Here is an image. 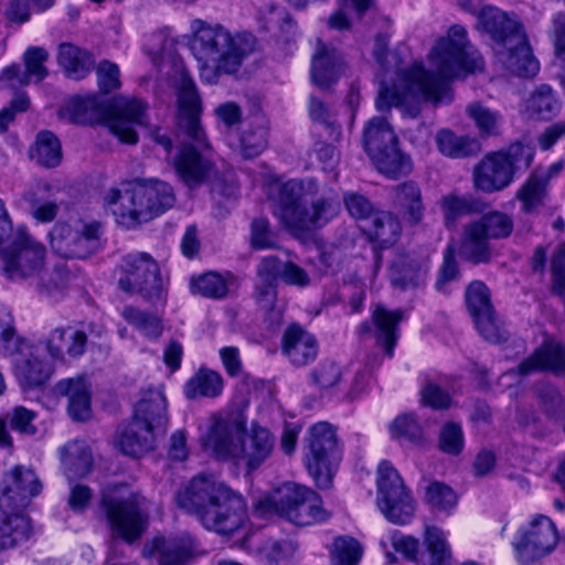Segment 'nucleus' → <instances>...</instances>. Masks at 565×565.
<instances>
[{
	"label": "nucleus",
	"instance_id": "17",
	"mask_svg": "<svg viewBox=\"0 0 565 565\" xmlns=\"http://www.w3.org/2000/svg\"><path fill=\"white\" fill-rule=\"evenodd\" d=\"M479 22L491 36L495 49L522 43L526 34L514 13H507L494 7H486L479 13Z\"/></svg>",
	"mask_w": 565,
	"mask_h": 565
},
{
	"label": "nucleus",
	"instance_id": "54",
	"mask_svg": "<svg viewBox=\"0 0 565 565\" xmlns=\"http://www.w3.org/2000/svg\"><path fill=\"white\" fill-rule=\"evenodd\" d=\"M424 268L420 264L406 258L398 259L392 269L391 280L394 286L407 288L420 284Z\"/></svg>",
	"mask_w": 565,
	"mask_h": 565
},
{
	"label": "nucleus",
	"instance_id": "59",
	"mask_svg": "<svg viewBox=\"0 0 565 565\" xmlns=\"http://www.w3.org/2000/svg\"><path fill=\"white\" fill-rule=\"evenodd\" d=\"M467 113L482 136H493L499 132V115L497 113L478 103L469 105Z\"/></svg>",
	"mask_w": 565,
	"mask_h": 565
},
{
	"label": "nucleus",
	"instance_id": "16",
	"mask_svg": "<svg viewBox=\"0 0 565 565\" xmlns=\"http://www.w3.org/2000/svg\"><path fill=\"white\" fill-rule=\"evenodd\" d=\"M42 490L33 469L17 466L4 475L0 486V510H21Z\"/></svg>",
	"mask_w": 565,
	"mask_h": 565
},
{
	"label": "nucleus",
	"instance_id": "20",
	"mask_svg": "<svg viewBox=\"0 0 565 565\" xmlns=\"http://www.w3.org/2000/svg\"><path fill=\"white\" fill-rule=\"evenodd\" d=\"M147 104L136 97L120 99L117 103L115 116L107 124L110 132L121 142L137 143L138 135L134 125L147 124Z\"/></svg>",
	"mask_w": 565,
	"mask_h": 565
},
{
	"label": "nucleus",
	"instance_id": "44",
	"mask_svg": "<svg viewBox=\"0 0 565 565\" xmlns=\"http://www.w3.org/2000/svg\"><path fill=\"white\" fill-rule=\"evenodd\" d=\"M31 157L41 166L54 168L62 160V148L57 137L47 130L36 136L35 148Z\"/></svg>",
	"mask_w": 565,
	"mask_h": 565
},
{
	"label": "nucleus",
	"instance_id": "60",
	"mask_svg": "<svg viewBox=\"0 0 565 565\" xmlns=\"http://www.w3.org/2000/svg\"><path fill=\"white\" fill-rule=\"evenodd\" d=\"M536 395L545 414L552 419H558L564 408V402L557 388L542 383L536 386Z\"/></svg>",
	"mask_w": 565,
	"mask_h": 565
},
{
	"label": "nucleus",
	"instance_id": "30",
	"mask_svg": "<svg viewBox=\"0 0 565 565\" xmlns=\"http://www.w3.org/2000/svg\"><path fill=\"white\" fill-rule=\"evenodd\" d=\"M343 61L341 54L334 49L319 45L312 57L311 77L315 85L328 88L335 83L342 72Z\"/></svg>",
	"mask_w": 565,
	"mask_h": 565
},
{
	"label": "nucleus",
	"instance_id": "42",
	"mask_svg": "<svg viewBox=\"0 0 565 565\" xmlns=\"http://www.w3.org/2000/svg\"><path fill=\"white\" fill-rule=\"evenodd\" d=\"M371 159L381 173L393 179L407 174L412 170L409 158L399 151L397 143L384 148Z\"/></svg>",
	"mask_w": 565,
	"mask_h": 565
},
{
	"label": "nucleus",
	"instance_id": "27",
	"mask_svg": "<svg viewBox=\"0 0 565 565\" xmlns=\"http://www.w3.org/2000/svg\"><path fill=\"white\" fill-rule=\"evenodd\" d=\"M275 437L264 427L253 426L249 434L241 438L237 458L242 459L248 471L259 468L273 454Z\"/></svg>",
	"mask_w": 565,
	"mask_h": 565
},
{
	"label": "nucleus",
	"instance_id": "58",
	"mask_svg": "<svg viewBox=\"0 0 565 565\" xmlns=\"http://www.w3.org/2000/svg\"><path fill=\"white\" fill-rule=\"evenodd\" d=\"M268 131L264 126L245 130L241 137V151L244 158L252 159L267 147Z\"/></svg>",
	"mask_w": 565,
	"mask_h": 565
},
{
	"label": "nucleus",
	"instance_id": "28",
	"mask_svg": "<svg viewBox=\"0 0 565 565\" xmlns=\"http://www.w3.org/2000/svg\"><path fill=\"white\" fill-rule=\"evenodd\" d=\"M53 393L68 398L67 413L73 420L84 422L90 417V391L85 376L58 381Z\"/></svg>",
	"mask_w": 565,
	"mask_h": 565
},
{
	"label": "nucleus",
	"instance_id": "18",
	"mask_svg": "<svg viewBox=\"0 0 565 565\" xmlns=\"http://www.w3.org/2000/svg\"><path fill=\"white\" fill-rule=\"evenodd\" d=\"M195 540L189 533L157 536L142 548L147 558L157 556L158 565H186L195 556Z\"/></svg>",
	"mask_w": 565,
	"mask_h": 565
},
{
	"label": "nucleus",
	"instance_id": "21",
	"mask_svg": "<svg viewBox=\"0 0 565 565\" xmlns=\"http://www.w3.org/2000/svg\"><path fill=\"white\" fill-rule=\"evenodd\" d=\"M403 318L402 310L390 311L383 306H376L371 322L361 324V333L373 337L375 344L382 348L387 356H392L398 338V323Z\"/></svg>",
	"mask_w": 565,
	"mask_h": 565
},
{
	"label": "nucleus",
	"instance_id": "14",
	"mask_svg": "<svg viewBox=\"0 0 565 565\" xmlns=\"http://www.w3.org/2000/svg\"><path fill=\"white\" fill-rule=\"evenodd\" d=\"M558 542L554 522L542 514L536 515L526 527L519 530L513 542L518 559L523 564L533 563L550 554Z\"/></svg>",
	"mask_w": 565,
	"mask_h": 565
},
{
	"label": "nucleus",
	"instance_id": "36",
	"mask_svg": "<svg viewBox=\"0 0 565 565\" xmlns=\"http://www.w3.org/2000/svg\"><path fill=\"white\" fill-rule=\"evenodd\" d=\"M57 61L68 77L74 79L85 77L94 66L93 55L71 43H62L58 46Z\"/></svg>",
	"mask_w": 565,
	"mask_h": 565
},
{
	"label": "nucleus",
	"instance_id": "37",
	"mask_svg": "<svg viewBox=\"0 0 565 565\" xmlns=\"http://www.w3.org/2000/svg\"><path fill=\"white\" fill-rule=\"evenodd\" d=\"M393 143H397V137L385 118L374 117L367 121L363 131V146L370 158Z\"/></svg>",
	"mask_w": 565,
	"mask_h": 565
},
{
	"label": "nucleus",
	"instance_id": "6",
	"mask_svg": "<svg viewBox=\"0 0 565 565\" xmlns=\"http://www.w3.org/2000/svg\"><path fill=\"white\" fill-rule=\"evenodd\" d=\"M105 201L118 223L135 227L171 209L175 203V195L169 183L142 179L136 180L124 190H109Z\"/></svg>",
	"mask_w": 565,
	"mask_h": 565
},
{
	"label": "nucleus",
	"instance_id": "45",
	"mask_svg": "<svg viewBox=\"0 0 565 565\" xmlns=\"http://www.w3.org/2000/svg\"><path fill=\"white\" fill-rule=\"evenodd\" d=\"M50 185L44 184L24 194V200L30 205L32 216L40 222L53 221L58 212V205L49 198Z\"/></svg>",
	"mask_w": 565,
	"mask_h": 565
},
{
	"label": "nucleus",
	"instance_id": "4",
	"mask_svg": "<svg viewBox=\"0 0 565 565\" xmlns=\"http://www.w3.org/2000/svg\"><path fill=\"white\" fill-rule=\"evenodd\" d=\"M192 29L191 51L198 61L200 77L206 84H217L222 75L235 76L255 50V38L249 33L233 35L222 25L201 20L194 21Z\"/></svg>",
	"mask_w": 565,
	"mask_h": 565
},
{
	"label": "nucleus",
	"instance_id": "40",
	"mask_svg": "<svg viewBox=\"0 0 565 565\" xmlns=\"http://www.w3.org/2000/svg\"><path fill=\"white\" fill-rule=\"evenodd\" d=\"M402 231L396 216L387 212H377L371 217V224L365 228L372 241L380 244L382 248L393 245Z\"/></svg>",
	"mask_w": 565,
	"mask_h": 565
},
{
	"label": "nucleus",
	"instance_id": "19",
	"mask_svg": "<svg viewBox=\"0 0 565 565\" xmlns=\"http://www.w3.org/2000/svg\"><path fill=\"white\" fill-rule=\"evenodd\" d=\"M310 198V209L303 206L292 231L308 232L320 228L333 220L340 212V198L332 189L323 188Z\"/></svg>",
	"mask_w": 565,
	"mask_h": 565
},
{
	"label": "nucleus",
	"instance_id": "64",
	"mask_svg": "<svg viewBox=\"0 0 565 565\" xmlns=\"http://www.w3.org/2000/svg\"><path fill=\"white\" fill-rule=\"evenodd\" d=\"M439 448L448 455H459L463 448V433L457 423H446L439 431Z\"/></svg>",
	"mask_w": 565,
	"mask_h": 565
},
{
	"label": "nucleus",
	"instance_id": "22",
	"mask_svg": "<svg viewBox=\"0 0 565 565\" xmlns=\"http://www.w3.org/2000/svg\"><path fill=\"white\" fill-rule=\"evenodd\" d=\"M318 191V184L313 180L306 182L289 180L281 184L278 193V216L286 227L294 230L296 221L301 213L309 196Z\"/></svg>",
	"mask_w": 565,
	"mask_h": 565
},
{
	"label": "nucleus",
	"instance_id": "47",
	"mask_svg": "<svg viewBox=\"0 0 565 565\" xmlns=\"http://www.w3.org/2000/svg\"><path fill=\"white\" fill-rule=\"evenodd\" d=\"M72 258H87L100 249V225L78 221V234Z\"/></svg>",
	"mask_w": 565,
	"mask_h": 565
},
{
	"label": "nucleus",
	"instance_id": "33",
	"mask_svg": "<svg viewBox=\"0 0 565 565\" xmlns=\"http://www.w3.org/2000/svg\"><path fill=\"white\" fill-rule=\"evenodd\" d=\"M0 545L4 548L14 547L26 541L31 535V522L20 510H0Z\"/></svg>",
	"mask_w": 565,
	"mask_h": 565
},
{
	"label": "nucleus",
	"instance_id": "3",
	"mask_svg": "<svg viewBox=\"0 0 565 565\" xmlns=\"http://www.w3.org/2000/svg\"><path fill=\"white\" fill-rule=\"evenodd\" d=\"M178 507L193 514L210 531L228 535L237 531L246 518L242 495L212 477L199 475L175 494Z\"/></svg>",
	"mask_w": 565,
	"mask_h": 565
},
{
	"label": "nucleus",
	"instance_id": "61",
	"mask_svg": "<svg viewBox=\"0 0 565 565\" xmlns=\"http://www.w3.org/2000/svg\"><path fill=\"white\" fill-rule=\"evenodd\" d=\"M499 152L505 157V162L509 163L511 172L514 175L515 172L530 167L535 150L531 145L514 142L505 151Z\"/></svg>",
	"mask_w": 565,
	"mask_h": 565
},
{
	"label": "nucleus",
	"instance_id": "43",
	"mask_svg": "<svg viewBox=\"0 0 565 565\" xmlns=\"http://www.w3.org/2000/svg\"><path fill=\"white\" fill-rule=\"evenodd\" d=\"M489 239L480 226L469 224L462 243L463 256L475 264L489 262L491 258Z\"/></svg>",
	"mask_w": 565,
	"mask_h": 565
},
{
	"label": "nucleus",
	"instance_id": "57",
	"mask_svg": "<svg viewBox=\"0 0 565 565\" xmlns=\"http://www.w3.org/2000/svg\"><path fill=\"white\" fill-rule=\"evenodd\" d=\"M479 333L484 340L491 343H501L508 340L509 331L503 322L495 316L494 310L489 315L481 316L475 320Z\"/></svg>",
	"mask_w": 565,
	"mask_h": 565
},
{
	"label": "nucleus",
	"instance_id": "55",
	"mask_svg": "<svg viewBox=\"0 0 565 565\" xmlns=\"http://www.w3.org/2000/svg\"><path fill=\"white\" fill-rule=\"evenodd\" d=\"M475 225L480 226L489 238H505L513 230L512 218L502 212H490L483 215Z\"/></svg>",
	"mask_w": 565,
	"mask_h": 565
},
{
	"label": "nucleus",
	"instance_id": "46",
	"mask_svg": "<svg viewBox=\"0 0 565 565\" xmlns=\"http://www.w3.org/2000/svg\"><path fill=\"white\" fill-rule=\"evenodd\" d=\"M121 316L130 326L149 339H158L162 333V321L153 313L127 306L122 309Z\"/></svg>",
	"mask_w": 565,
	"mask_h": 565
},
{
	"label": "nucleus",
	"instance_id": "32",
	"mask_svg": "<svg viewBox=\"0 0 565 565\" xmlns=\"http://www.w3.org/2000/svg\"><path fill=\"white\" fill-rule=\"evenodd\" d=\"M61 461L66 477L83 478L93 467V456L85 443L73 440L61 448Z\"/></svg>",
	"mask_w": 565,
	"mask_h": 565
},
{
	"label": "nucleus",
	"instance_id": "53",
	"mask_svg": "<svg viewBox=\"0 0 565 565\" xmlns=\"http://www.w3.org/2000/svg\"><path fill=\"white\" fill-rule=\"evenodd\" d=\"M466 302L473 320L481 316L489 315L490 311L494 310L490 300V291L488 287L479 280H476L468 286L466 291Z\"/></svg>",
	"mask_w": 565,
	"mask_h": 565
},
{
	"label": "nucleus",
	"instance_id": "51",
	"mask_svg": "<svg viewBox=\"0 0 565 565\" xmlns=\"http://www.w3.org/2000/svg\"><path fill=\"white\" fill-rule=\"evenodd\" d=\"M331 565H358L363 555V547L351 536H339L331 548Z\"/></svg>",
	"mask_w": 565,
	"mask_h": 565
},
{
	"label": "nucleus",
	"instance_id": "52",
	"mask_svg": "<svg viewBox=\"0 0 565 565\" xmlns=\"http://www.w3.org/2000/svg\"><path fill=\"white\" fill-rule=\"evenodd\" d=\"M394 439L420 444L424 440L423 427L414 413L398 415L390 425Z\"/></svg>",
	"mask_w": 565,
	"mask_h": 565
},
{
	"label": "nucleus",
	"instance_id": "41",
	"mask_svg": "<svg viewBox=\"0 0 565 565\" xmlns=\"http://www.w3.org/2000/svg\"><path fill=\"white\" fill-rule=\"evenodd\" d=\"M436 143L443 154L455 159L475 156L480 151V145L476 139L457 136L450 130L439 131Z\"/></svg>",
	"mask_w": 565,
	"mask_h": 565
},
{
	"label": "nucleus",
	"instance_id": "1",
	"mask_svg": "<svg viewBox=\"0 0 565 565\" xmlns=\"http://www.w3.org/2000/svg\"><path fill=\"white\" fill-rule=\"evenodd\" d=\"M429 62L430 71L422 64H414L401 73L399 85L382 86L376 99L377 109L394 106L415 118L423 102H441L452 79L483 67L482 56L469 43L467 31L460 24L451 25L447 35L437 41L430 51Z\"/></svg>",
	"mask_w": 565,
	"mask_h": 565
},
{
	"label": "nucleus",
	"instance_id": "15",
	"mask_svg": "<svg viewBox=\"0 0 565 565\" xmlns=\"http://www.w3.org/2000/svg\"><path fill=\"white\" fill-rule=\"evenodd\" d=\"M104 332L103 327L93 322L81 323L79 327H57L41 343L52 360L64 362L66 355L71 359L83 356L88 344V337L95 335L99 339Z\"/></svg>",
	"mask_w": 565,
	"mask_h": 565
},
{
	"label": "nucleus",
	"instance_id": "48",
	"mask_svg": "<svg viewBox=\"0 0 565 565\" xmlns=\"http://www.w3.org/2000/svg\"><path fill=\"white\" fill-rule=\"evenodd\" d=\"M78 234V221L74 224L56 223L50 232L52 249L62 257L72 258Z\"/></svg>",
	"mask_w": 565,
	"mask_h": 565
},
{
	"label": "nucleus",
	"instance_id": "38",
	"mask_svg": "<svg viewBox=\"0 0 565 565\" xmlns=\"http://www.w3.org/2000/svg\"><path fill=\"white\" fill-rule=\"evenodd\" d=\"M561 104L547 84L537 86L525 102V111L535 119L550 120L559 111Z\"/></svg>",
	"mask_w": 565,
	"mask_h": 565
},
{
	"label": "nucleus",
	"instance_id": "35",
	"mask_svg": "<svg viewBox=\"0 0 565 565\" xmlns=\"http://www.w3.org/2000/svg\"><path fill=\"white\" fill-rule=\"evenodd\" d=\"M447 227L455 226L456 221L465 215L479 214L486 210V203L472 194L457 195L450 193L440 201Z\"/></svg>",
	"mask_w": 565,
	"mask_h": 565
},
{
	"label": "nucleus",
	"instance_id": "24",
	"mask_svg": "<svg viewBox=\"0 0 565 565\" xmlns=\"http://www.w3.org/2000/svg\"><path fill=\"white\" fill-rule=\"evenodd\" d=\"M14 374L21 386L31 388L43 385L51 376L52 370L41 360L34 348L19 342L13 353Z\"/></svg>",
	"mask_w": 565,
	"mask_h": 565
},
{
	"label": "nucleus",
	"instance_id": "50",
	"mask_svg": "<svg viewBox=\"0 0 565 565\" xmlns=\"http://www.w3.org/2000/svg\"><path fill=\"white\" fill-rule=\"evenodd\" d=\"M66 111L70 120L78 125H88L99 120L104 114L103 108L95 97L72 99Z\"/></svg>",
	"mask_w": 565,
	"mask_h": 565
},
{
	"label": "nucleus",
	"instance_id": "56",
	"mask_svg": "<svg viewBox=\"0 0 565 565\" xmlns=\"http://www.w3.org/2000/svg\"><path fill=\"white\" fill-rule=\"evenodd\" d=\"M191 289L207 298H223L228 291L226 280L216 273H206L198 278H192Z\"/></svg>",
	"mask_w": 565,
	"mask_h": 565
},
{
	"label": "nucleus",
	"instance_id": "31",
	"mask_svg": "<svg viewBox=\"0 0 565 565\" xmlns=\"http://www.w3.org/2000/svg\"><path fill=\"white\" fill-rule=\"evenodd\" d=\"M417 565H450L451 552L444 532L437 526H427L420 546Z\"/></svg>",
	"mask_w": 565,
	"mask_h": 565
},
{
	"label": "nucleus",
	"instance_id": "2",
	"mask_svg": "<svg viewBox=\"0 0 565 565\" xmlns=\"http://www.w3.org/2000/svg\"><path fill=\"white\" fill-rule=\"evenodd\" d=\"M203 106L194 81L182 74L177 88L175 129L180 141L173 159L178 177L188 186H198L214 172V164L205 154L210 149L201 124Z\"/></svg>",
	"mask_w": 565,
	"mask_h": 565
},
{
	"label": "nucleus",
	"instance_id": "8",
	"mask_svg": "<svg viewBox=\"0 0 565 565\" xmlns=\"http://www.w3.org/2000/svg\"><path fill=\"white\" fill-rule=\"evenodd\" d=\"M259 515L278 514L298 526H307L329 519L321 497L312 489L285 482L255 505Z\"/></svg>",
	"mask_w": 565,
	"mask_h": 565
},
{
	"label": "nucleus",
	"instance_id": "34",
	"mask_svg": "<svg viewBox=\"0 0 565 565\" xmlns=\"http://www.w3.org/2000/svg\"><path fill=\"white\" fill-rule=\"evenodd\" d=\"M395 204L403 211L405 221L411 225L422 222L425 206L422 200V192L417 183L404 182L394 188Z\"/></svg>",
	"mask_w": 565,
	"mask_h": 565
},
{
	"label": "nucleus",
	"instance_id": "29",
	"mask_svg": "<svg viewBox=\"0 0 565 565\" xmlns=\"http://www.w3.org/2000/svg\"><path fill=\"white\" fill-rule=\"evenodd\" d=\"M498 60L511 74L520 77H533L540 70L539 62L533 56L527 36L519 44L495 49Z\"/></svg>",
	"mask_w": 565,
	"mask_h": 565
},
{
	"label": "nucleus",
	"instance_id": "49",
	"mask_svg": "<svg viewBox=\"0 0 565 565\" xmlns=\"http://www.w3.org/2000/svg\"><path fill=\"white\" fill-rule=\"evenodd\" d=\"M518 199L526 213L534 212L543 204L546 196V184L542 172H533L525 184L518 191Z\"/></svg>",
	"mask_w": 565,
	"mask_h": 565
},
{
	"label": "nucleus",
	"instance_id": "10",
	"mask_svg": "<svg viewBox=\"0 0 565 565\" xmlns=\"http://www.w3.org/2000/svg\"><path fill=\"white\" fill-rule=\"evenodd\" d=\"M341 460V450L333 427L318 423L310 428L306 467L320 489H328Z\"/></svg>",
	"mask_w": 565,
	"mask_h": 565
},
{
	"label": "nucleus",
	"instance_id": "26",
	"mask_svg": "<svg viewBox=\"0 0 565 565\" xmlns=\"http://www.w3.org/2000/svg\"><path fill=\"white\" fill-rule=\"evenodd\" d=\"M281 352L295 366H303L317 358L318 343L313 334L292 323L282 333Z\"/></svg>",
	"mask_w": 565,
	"mask_h": 565
},
{
	"label": "nucleus",
	"instance_id": "13",
	"mask_svg": "<svg viewBox=\"0 0 565 565\" xmlns=\"http://www.w3.org/2000/svg\"><path fill=\"white\" fill-rule=\"evenodd\" d=\"M246 422L238 411L214 415L202 439L203 447L218 459H236L242 435L246 433Z\"/></svg>",
	"mask_w": 565,
	"mask_h": 565
},
{
	"label": "nucleus",
	"instance_id": "62",
	"mask_svg": "<svg viewBox=\"0 0 565 565\" xmlns=\"http://www.w3.org/2000/svg\"><path fill=\"white\" fill-rule=\"evenodd\" d=\"M47 58L49 53L43 47L34 46L25 51L23 61L30 79L33 77L36 83H40L47 76L49 71L44 65Z\"/></svg>",
	"mask_w": 565,
	"mask_h": 565
},
{
	"label": "nucleus",
	"instance_id": "25",
	"mask_svg": "<svg viewBox=\"0 0 565 565\" xmlns=\"http://www.w3.org/2000/svg\"><path fill=\"white\" fill-rule=\"evenodd\" d=\"M513 180V174L505 157L500 152L486 157L473 171L476 189L492 193L507 188Z\"/></svg>",
	"mask_w": 565,
	"mask_h": 565
},
{
	"label": "nucleus",
	"instance_id": "9",
	"mask_svg": "<svg viewBox=\"0 0 565 565\" xmlns=\"http://www.w3.org/2000/svg\"><path fill=\"white\" fill-rule=\"evenodd\" d=\"M100 510L114 539L138 540L148 525V502L138 493L124 494L122 486L104 489Z\"/></svg>",
	"mask_w": 565,
	"mask_h": 565
},
{
	"label": "nucleus",
	"instance_id": "63",
	"mask_svg": "<svg viewBox=\"0 0 565 565\" xmlns=\"http://www.w3.org/2000/svg\"><path fill=\"white\" fill-rule=\"evenodd\" d=\"M426 500L435 509L449 510L457 504V494L447 484L434 481L426 488Z\"/></svg>",
	"mask_w": 565,
	"mask_h": 565
},
{
	"label": "nucleus",
	"instance_id": "11",
	"mask_svg": "<svg viewBox=\"0 0 565 565\" xmlns=\"http://www.w3.org/2000/svg\"><path fill=\"white\" fill-rule=\"evenodd\" d=\"M377 505L394 524L408 523L415 512V501L397 470L382 461L377 468Z\"/></svg>",
	"mask_w": 565,
	"mask_h": 565
},
{
	"label": "nucleus",
	"instance_id": "5",
	"mask_svg": "<svg viewBox=\"0 0 565 565\" xmlns=\"http://www.w3.org/2000/svg\"><path fill=\"white\" fill-rule=\"evenodd\" d=\"M168 402L161 387L141 391L134 415L119 431L118 447L124 455L141 457L157 447L168 424Z\"/></svg>",
	"mask_w": 565,
	"mask_h": 565
},
{
	"label": "nucleus",
	"instance_id": "39",
	"mask_svg": "<svg viewBox=\"0 0 565 565\" xmlns=\"http://www.w3.org/2000/svg\"><path fill=\"white\" fill-rule=\"evenodd\" d=\"M223 391V379L220 373L201 367L184 385V394L189 399L216 397Z\"/></svg>",
	"mask_w": 565,
	"mask_h": 565
},
{
	"label": "nucleus",
	"instance_id": "7",
	"mask_svg": "<svg viewBox=\"0 0 565 565\" xmlns=\"http://www.w3.org/2000/svg\"><path fill=\"white\" fill-rule=\"evenodd\" d=\"M46 249L23 228L0 247V269L11 281L32 280L42 295H51L57 289L56 281L47 273Z\"/></svg>",
	"mask_w": 565,
	"mask_h": 565
},
{
	"label": "nucleus",
	"instance_id": "23",
	"mask_svg": "<svg viewBox=\"0 0 565 565\" xmlns=\"http://www.w3.org/2000/svg\"><path fill=\"white\" fill-rule=\"evenodd\" d=\"M548 371L555 375L565 374V345L554 340H546L529 358L524 359L509 374L527 376L534 372Z\"/></svg>",
	"mask_w": 565,
	"mask_h": 565
},
{
	"label": "nucleus",
	"instance_id": "12",
	"mask_svg": "<svg viewBox=\"0 0 565 565\" xmlns=\"http://www.w3.org/2000/svg\"><path fill=\"white\" fill-rule=\"evenodd\" d=\"M122 270L118 281L122 291L138 294L152 303L164 302L167 291L159 266L148 254L125 257Z\"/></svg>",
	"mask_w": 565,
	"mask_h": 565
}]
</instances>
